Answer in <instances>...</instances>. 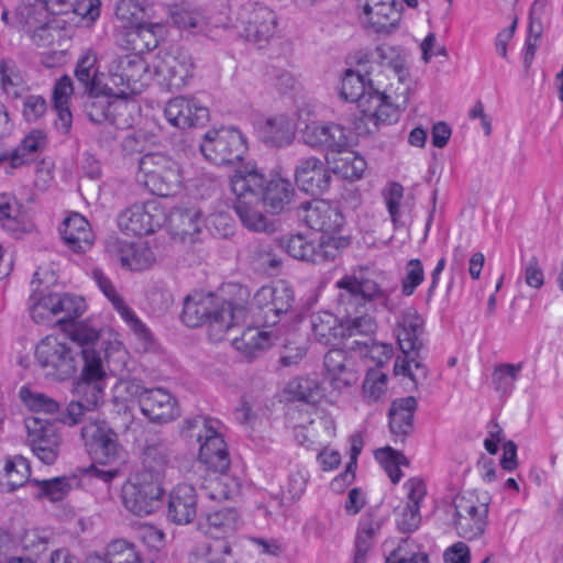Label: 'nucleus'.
Returning a JSON list of instances; mask_svg holds the SVG:
<instances>
[{"instance_id":"5701e85b","label":"nucleus","mask_w":563,"mask_h":563,"mask_svg":"<svg viewBox=\"0 0 563 563\" xmlns=\"http://www.w3.org/2000/svg\"><path fill=\"white\" fill-rule=\"evenodd\" d=\"M167 121L179 129L203 125L209 120L208 108L194 98L176 97L164 109Z\"/></svg>"},{"instance_id":"c03bdc74","label":"nucleus","mask_w":563,"mask_h":563,"mask_svg":"<svg viewBox=\"0 0 563 563\" xmlns=\"http://www.w3.org/2000/svg\"><path fill=\"white\" fill-rule=\"evenodd\" d=\"M342 313L340 332L342 340H350L354 336L368 335L375 332L376 323L365 310L360 309V312L356 313Z\"/></svg>"},{"instance_id":"473e14b6","label":"nucleus","mask_w":563,"mask_h":563,"mask_svg":"<svg viewBox=\"0 0 563 563\" xmlns=\"http://www.w3.org/2000/svg\"><path fill=\"white\" fill-rule=\"evenodd\" d=\"M65 244L74 252H86L93 242L89 222L79 213H73L63 222L60 230Z\"/></svg>"},{"instance_id":"2eb2a0df","label":"nucleus","mask_w":563,"mask_h":563,"mask_svg":"<svg viewBox=\"0 0 563 563\" xmlns=\"http://www.w3.org/2000/svg\"><path fill=\"white\" fill-rule=\"evenodd\" d=\"M300 140L311 148L344 153L351 146L347 128L335 122L310 121L300 129Z\"/></svg>"},{"instance_id":"4468645a","label":"nucleus","mask_w":563,"mask_h":563,"mask_svg":"<svg viewBox=\"0 0 563 563\" xmlns=\"http://www.w3.org/2000/svg\"><path fill=\"white\" fill-rule=\"evenodd\" d=\"M25 427L26 442L33 454L46 465L54 464L62 445V434L56 422L41 417H30L25 420Z\"/></svg>"},{"instance_id":"dca6fc26","label":"nucleus","mask_w":563,"mask_h":563,"mask_svg":"<svg viewBox=\"0 0 563 563\" xmlns=\"http://www.w3.org/2000/svg\"><path fill=\"white\" fill-rule=\"evenodd\" d=\"M455 529L460 537L474 540L487 525L488 503H481L474 495H459L454 499Z\"/></svg>"},{"instance_id":"052dcab7","label":"nucleus","mask_w":563,"mask_h":563,"mask_svg":"<svg viewBox=\"0 0 563 563\" xmlns=\"http://www.w3.org/2000/svg\"><path fill=\"white\" fill-rule=\"evenodd\" d=\"M280 247L294 258L311 262L314 244L302 234H291L280 240Z\"/></svg>"},{"instance_id":"7c9ffc66","label":"nucleus","mask_w":563,"mask_h":563,"mask_svg":"<svg viewBox=\"0 0 563 563\" xmlns=\"http://www.w3.org/2000/svg\"><path fill=\"white\" fill-rule=\"evenodd\" d=\"M418 401L413 396L397 398L388 410L389 430L401 442L413 431V418Z\"/></svg>"},{"instance_id":"49530a36","label":"nucleus","mask_w":563,"mask_h":563,"mask_svg":"<svg viewBox=\"0 0 563 563\" xmlns=\"http://www.w3.org/2000/svg\"><path fill=\"white\" fill-rule=\"evenodd\" d=\"M45 142L46 137L42 131H32L27 136L24 137L21 144L11 152V167H20L33 161L34 154L45 145Z\"/></svg>"},{"instance_id":"de8ad7c7","label":"nucleus","mask_w":563,"mask_h":563,"mask_svg":"<svg viewBox=\"0 0 563 563\" xmlns=\"http://www.w3.org/2000/svg\"><path fill=\"white\" fill-rule=\"evenodd\" d=\"M380 529L379 521L367 517L360 522L355 538V554L353 563H365L366 555L373 547L374 538Z\"/></svg>"},{"instance_id":"680f3d73","label":"nucleus","mask_w":563,"mask_h":563,"mask_svg":"<svg viewBox=\"0 0 563 563\" xmlns=\"http://www.w3.org/2000/svg\"><path fill=\"white\" fill-rule=\"evenodd\" d=\"M52 538V532L47 529L30 528L25 529L20 537L23 550L30 554L38 555L47 549Z\"/></svg>"},{"instance_id":"338daca9","label":"nucleus","mask_w":563,"mask_h":563,"mask_svg":"<svg viewBox=\"0 0 563 563\" xmlns=\"http://www.w3.org/2000/svg\"><path fill=\"white\" fill-rule=\"evenodd\" d=\"M59 302L63 306L64 316L58 319V322L64 324V330L67 332L71 324L77 323L75 319L84 313L85 301L81 297L63 294V300Z\"/></svg>"},{"instance_id":"7ed1b4c3","label":"nucleus","mask_w":563,"mask_h":563,"mask_svg":"<svg viewBox=\"0 0 563 563\" xmlns=\"http://www.w3.org/2000/svg\"><path fill=\"white\" fill-rule=\"evenodd\" d=\"M246 317L244 305L225 301L211 294L189 295L184 299L183 322L190 328L208 323L210 336L217 341L233 325L244 323Z\"/></svg>"},{"instance_id":"c756f323","label":"nucleus","mask_w":563,"mask_h":563,"mask_svg":"<svg viewBox=\"0 0 563 563\" xmlns=\"http://www.w3.org/2000/svg\"><path fill=\"white\" fill-rule=\"evenodd\" d=\"M423 319L413 309L406 310L398 322L397 341L402 353L416 354L423 349Z\"/></svg>"},{"instance_id":"603ef678","label":"nucleus","mask_w":563,"mask_h":563,"mask_svg":"<svg viewBox=\"0 0 563 563\" xmlns=\"http://www.w3.org/2000/svg\"><path fill=\"white\" fill-rule=\"evenodd\" d=\"M115 18L121 21L122 27L130 31L146 18V11L142 0H118L115 4Z\"/></svg>"},{"instance_id":"6ab92c4d","label":"nucleus","mask_w":563,"mask_h":563,"mask_svg":"<svg viewBox=\"0 0 563 563\" xmlns=\"http://www.w3.org/2000/svg\"><path fill=\"white\" fill-rule=\"evenodd\" d=\"M295 302L294 291L285 284L263 286L253 298V307L262 312L266 325H275L280 317L290 311Z\"/></svg>"},{"instance_id":"f257e3e1","label":"nucleus","mask_w":563,"mask_h":563,"mask_svg":"<svg viewBox=\"0 0 563 563\" xmlns=\"http://www.w3.org/2000/svg\"><path fill=\"white\" fill-rule=\"evenodd\" d=\"M71 344L54 336L41 340L35 349V360L46 376L58 380L73 377L79 365L88 363V353L102 354L106 350L99 341V333L86 323H74L67 329Z\"/></svg>"},{"instance_id":"13d9d810","label":"nucleus","mask_w":563,"mask_h":563,"mask_svg":"<svg viewBox=\"0 0 563 563\" xmlns=\"http://www.w3.org/2000/svg\"><path fill=\"white\" fill-rule=\"evenodd\" d=\"M106 563H143L135 547L125 540H114L107 545Z\"/></svg>"},{"instance_id":"bb28decb","label":"nucleus","mask_w":563,"mask_h":563,"mask_svg":"<svg viewBox=\"0 0 563 563\" xmlns=\"http://www.w3.org/2000/svg\"><path fill=\"white\" fill-rule=\"evenodd\" d=\"M240 526V514L232 507L210 511L199 521V529L216 541H227L225 539L233 536Z\"/></svg>"},{"instance_id":"69168bd1","label":"nucleus","mask_w":563,"mask_h":563,"mask_svg":"<svg viewBox=\"0 0 563 563\" xmlns=\"http://www.w3.org/2000/svg\"><path fill=\"white\" fill-rule=\"evenodd\" d=\"M21 82L16 63L12 58L0 59V85L4 93L16 96L14 88Z\"/></svg>"},{"instance_id":"c85d7f7f","label":"nucleus","mask_w":563,"mask_h":563,"mask_svg":"<svg viewBox=\"0 0 563 563\" xmlns=\"http://www.w3.org/2000/svg\"><path fill=\"white\" fill-rule=\"evenodd\" d=\"M169 455L170 450L165 439L155 434L146 438L142 454L143 467L139 473H147L162 482L169 464Z\"/></svg>"},{"instance_id":"09e8293b","label":"nucleus","mask_w":563,"mask_h":563,"mask_svg":"<svg viewBox=\"0 0 563 563\" xmlns=\"http://www.w3.org/2000/svg\"><path fill=\"white\" fill-rule=\"evenodd\" d=\"M402 354L404 358L400 356L397 357L394 365V372L396 375L401 374L408 376L413 382L415 389H417L419 382L428 378V368L422 363L420 352L418 353V356L409 353Z\"/></svg>"},{"instance_id":"4c0bfd02","label":"nucleus","mask_w":563,"mask_h":563,"mask_svg":"<svg viewBox=\"0 0 563 563\" xmlns=\"http://www.w3.org/2000/svg\"><path fill=\"white\" fill-rule=\"evenodd\" d=\"M97 55L93 52H86L77 62L75 67V77L82 87L84 93H97L104 91V85L98 76V69L96 68Z\"/></svg>"},{"instance_id":"e433bc0d","label":"nucleus","mask_w":563,"mask_h":563,"mask_svg":"<svg viewBox=\"0 0 563 563\" xmlns=\"http://www.w3.org/2000/svg\"><path fill=\"white\" fill-rule=\"evenodd\" d=\"M163 34V25L146 21L136 24L126 32L128 43L131 44L132 49L143 52L152 51L158 46L159 38Z\"/></svg>"},{"instance_id":"0e129e2a","label":"nucleus","mask_w":563,"mask_h":563,"mask_svg":"<svg viewBox=\"0 0 563 563\" xmlns=\"http://www.w3.org/2000/svg\"><path fill=\"white\" fill-rule=\"evenodd\" d=\"M75 478L62 476L51 479L35 481L41 489V495L47 497L52 501L62 500L70 490L71 482Z\"/></svg>"},{"instance_id":"3c124183","label":"nucleus","mask_w":563,"mask_h":563,"mask_svg":"<svg viewBox=\"0 0 563 563\" xmlns=\"http://www.w3.org/2000/svg\"><path fill=\"white\" fill-rule=\"evenodd\" d=\"M218 421L207 416H196L184 421L181 432L187 438H195L200 445L209 435H216L218 432Z\"/></svg>"},{"instance_id":"412c9836","label":"nucleus","mask_w":563,"mask_h":563,"mask_svg":"<svg viewBox=\"0 0 563 563\" xmlns=\"http://www.w3.org/2000/svg\"><path fill=\"white\" fill-rule=\"evenodd\" d=\"M367 54H362L357 57L356 69H346L341 82L340 96L350 102H357L360 110L367 103V96L376 88L373 86V80L369 78L372 67Z\"/></svg>"},{"instance_id":"8fccbe9b","label":"nucleus","mask_w":563,"mask_h":563,"mask_svg":"<svg viewBox=\"0 0 563 563\" xmlns=\"http://www.w3.org/2000/svg\"><path fill=\"white\" fill-rule=\"evenodd\" d=\"M16 14L22 24L33 27L49 24V12L37 0H22L16 9Z\"/></svg>"},{"instance_id":"864d4df0","label":"nucleus","mask_w":563,"mask_h":563,"mask_svg":"<svg viewBox=\"0 0 563 563\" xmlns=\"http://www.w3.org/2000/svg\"><path fill=\"white\" fill-rule=\"evenodd\" d=\"M375 459L388 474L390 481L397 484L401 478V465H408V459L399 451L390 446L380 448L375 451Z\"/></svg>"},{"instance_id":"6e6d98bb","label":"nucleus","mask_w":563,"mask_h":563,"mask_svg":"<svg viewBox=\"0 0 563 563\" xmlns=\"http://www.w3.org/2000/svg\"><path fill=\"white\" fill-rule=\"evenodd\" d=\"M20 396L23 402L36 413L54 415L57 413L60 418L63 411H60L59 404L42 393H33L27 388H21ZM59 421V419H57Z\"/></svg>"},{"instance_id":"b1692460","label":"nucleus","mask_w":563,"mask_h":563,"mask_svg":"<svg viewBox=\"0 0 563 563\" xmlns=\"http://www.w3.org/2000/svg\"><path fill=\"white\" fill-rule=\"evenodd\" d=\"M407 504L395 509L396 525L400 532L416 531L421 525L420 504L427 495V487L421 478L412 477L405 483Z\"/></svg>"},{"instance_id":"a19ab883","label":"nucleus","mask_w":563,"mask_h":563,"mask_svg":"<svg viewBox=\"0 0 563 563\" xmlns=\"http://www.w3.org/2000/svg\"><path fill=\"white\" fill-rule=\"evenodd\" d=\"M202 488L208 498L227 500L239 495L240 482L227 472L212 473L205 479Z\"/></svg>"},{"instance_id":"72a5a7b5","label":"nucleus","mask_w":563,"mask_h":563,"mask_svg":"<svg viewBox=\"0 0 563 563\" xmlns=\"http://www.w3.org/2000/svg\"><path fill=\"white\" fill-rule=\"evenodd\" d=\"M199 461L213 473L227 472L230 467V456L227 444L220 433L209 435L199 449Z\"/></svg>"},{"instance_id":"a878e982","label":"nucleus","mask_w":563,"mask_h":563,"mask_svg":"<svg viewBox=\"0 0 563 563\" xmlns=\"http://www.w3.org/2000/svg\"><path fill=\"white\" fill-rule=\"evenodd\" d=\"M305 221L312 230L322 232V235H331L340 233L344 217L338 208L318 200L306 207Z\"/></svg>"},{"instance_id":"c9c22d12","label":"nucleus","mask_w":563,"mask_h":563,"mask_svg":"<svg viewBox=\"0 0 563 563\" xmlns=\"http://www.w3.org/2000/svg\"><path fill=\"white\" fill-rule=\"evenodd\" d=\"M263 143L272 147H284L295 139V126L286 115L269 118L260 129Z\"/></svg>"},{"instance_id":"5fc2aeb1","label":"nucleus","mask_w":563,"mask_h":563,"mask_svg":"<svg viewBox=\"0 0 563 563\" xmlns=\"http://www.w3.org/2000/svg\"><path fill=\"white\" fill-rule=\"evenodd\" d=\"M321 235L318 245H314L311 262L316 264L334 261L343 247L347 245V241L341 236Z\"/></svg>"},{"instance_id":"58836bf2","label":"nucleus","mask_w":563,"mask_h":563,"mask_svg":"<svg viewBox=\"0 0 563 563\" xmlns=\"http://www.w3.org/2000/svg\"><path fill=\"white\" fill-rule=\"evenodd\" d=\"M235 195L234 210L242 223L250 230L255 232H265L268 229L266 217L255 208L260 201H253L247 192H233Z\"/></svg>"},{"instance_id":"bf43d9fd","label":"nucleus","mask_w":563,"mask_h":563,"mask_svg":"<svg viewBox=\"0 0 563 563\" xmlns=\"http://www.w3.org/2000/svg\"><path fill=\"white\" fill-rule=\"evenodd\" d=\"M522 368V364L503 363L495 367L492 379L495 389L503 394H509L518 378V374Z\"/></svg>"},{"instance_id":"ddd939ff","label":"nucleus","mask_w":563,"mask_h":563,"mask_svg":"<svg viewBox=\"0 0 563 563\" xmlns=\"http://www.w3.org/2000/svg\"><path fill=\"white\" fill-rule=\"evenodd\" d=\"M276 24L275 13L258 3L243 4L236 13L235 27L240 35L260 48L273 37Z\"/></svg>"},{"instance_id":"37998d69","label":"nucleus","mask_w":563,"mask_h":563,"mask_svg":"<svg viewBox=\"0 0 563 563\" xmlns=\"http://www.w3.org/2000/svg\"><path fill=\"white\" fill-rule=\"evenodd\" d=\"M311 328L314 338L322 344H334L341 339V321L328 311H320L311 316Z\"/></svg>"},{"instance_id":"393cba45","label":"nucleus","mask_w":563,"mask_h":563,"mask_svg":"<svg viewBox=\"0 0 563 563\" xmlns=\"http://www.w3.org/2000/svg\"><path fill=\"white\" fill-rule=\"evenodd\" d=\"M142 413L153 422L166 423L180 412L176 399L164 388H152L140 399Z\"/></svg>"},{"instance_id":"6e6552de","label":"nucleus","mask_w":563,"mask_h":563,"mask_svg":"<svg viewBox=\"0 0 563 563\" xmlns=\"http://www.w3.org/2000/svg\"><path fill=\"white\" fill-rule=\"evenodd\" d=\"M372 274L367 268L361 267L353 275H346L336 282V287L341 290L338 297L340 312L356 313L360 309H365L367 302L386 297Z\"/></svg>"},{"instance_id":"423d86ee","label":"nucleus","mask_w":563,"mask_h":563,"mask_svg":"<svg viewBox=\"0 0 563 563\" xmlns=\"http://www.w3.org/2000/svg\"><path fill=\"white\" fill-rule=\"evenodd\" d=\"M139 172L144 186L159 197L175 196L181 188L183 177L178 163L161 153H147L139 159Z\"/></svg>"},{"instance_id":"f3484780","label":"nucleus","mask_w":563,"mask_h":563,"mask_svg":"<svg viewBox=\"0 0 563 563\" xmlns=\"http://www.w3.org/2000/svg\"><path fill=\"white\" fill-rule=\"evenodd\" d=\"M166 222V214L156 201L135 203L121 212L119 227L131 235H147Z\"/></svg>"},{"instance_id":"ea45409f","label":"nucleus","mask_w":563,"mask_h":563,"mask_svg":"<svg viewBox=\"0 0 563 563\" xmlns=\"http://www.w3.org/2000/svg\"><path fill=\"white\" fill-rule=\"evenodd\" d=\"M247 360H253L271 346L269 335L256 327L246 328L240 338L232 342Z\"/></svg>"},{"instance_id":"f8f14e48","label":"nucleus","mask_w":563,"mask_h":563,"mask_svg":"<svg viewBox=\"0 0 563 563\" xmlns=\"http://www.w3.org/2000/svg\"><path fill=\"white\" fill-rule=\"evenodd\" d=\"M81 438L91 459L103 465H110L123 459L124 451L118 434L106 421L92 420L81 428Z\"/></svg>"},{"instance_id":"9d476101","label":"nucleus","mask_w":563,"mask_h":563,"mask_svg":"<svg viewBox=\"0 0 563 563\" xmlns=\"http://www.w3.org/2000/svg\"><path fill=\"white\" fill-rule=\"evenodd\" d=\"M163 494L162 482L147 473H136L121 489L123 506L139 517L148 516L158 509Z\"/></svg>"},{"instance_id":"f03ea898","label":"nucleus","mask_w":563,"mask_h":563,"mask_svg":"<svg viewBox=\"0 0 563 563\" xmlns=\"http://www.w3.org/2000/svg\"><path fill=\"white\" fill-rule=\"evenodd\" d=\"M232 192H247L253 201H260L267 212L279 214L292 208L296 190L287 178L276 176L266 179L254 162L239 166L230 177Z\"/></svg>"},{"instance_id":"2f4dec72","label":"nucleus","mask_w":563,"mask_h":563,"mask_svg":"<svg viewBox=\"0 0 563 563\" xmlns=\"http://www.w3.org/2000/svg\"><path fill=\"white\" fill-rule=\"evenodd\" d=\"M103 88V92L86 93L87 99L84 103V112L92 123H106L110 128L108 136L113 140L115 139V129L113 128L115 117L112 111L113 103L110 101L109 97L114 96V93L110 91V85L104 84Z\"/></svg>"},{"instance_id":"9b49d317","label":"nucleus","mask_w":563,"mask_h":563,"mask_svg":"<svg viewBox=\"0 0 563 563\" xmlns=\"http://www.w3.org/2000/svg\"><path fill=\"white\" fill-rule=\"evenodd\" d=\"M195 63L190 53L180 46H170L159 52L154 63V73L167 89H181L192 78Z\"/></svg>"},{"instance_id":"aec40b11","label":"nucleus","mask_w":563,"mask_h":563,"mask_svg":"<svg viewBox=\"0 0 563 563\" xmlns=\"http://www.w3.org/2000/svg\"><path fill=\"white\" fill-rule=\"evenodd\" d=\"M294 178L301 191L321 196L330 188L332 174L325 162L317 156H309L298 162Z\"/></svg>"},{"instance_id":"1a4fd4ad","label":"nucleus","mask_w":563,"mask_h":563,"mask_svg":"<svg viewBox=\"0 0 563 563\" xmlns=\"http://www.w3.org/2000/svg\"><path fill=\"white\" fill-rule=\"evenodd\" d=\"M200 151L206 159L216 165H232L244 158L247 143L240 130L221 128L205 134Z\"/></svg>"},{"instance_id":"a18cd8bd","label":"nucleus","mask_w":563,"mask_h":563,"mask_svg":"<svg viewBox=\"0 0 563 563\" xmlns=\"http://www.w3.org/2000/svg\"><path fill=\"white\" fill-rule=\"evenodd\" d=\"M285 393L291 400L317 402L321 398V386L316 378L299 376L287 384Z\"/></svg>"},{"instance_id":"a211bd4d","label":"nucleus","mask_w":563,"mask_h":563,"mask_svg":"<svg viewBox=\"0 0 563 563\" xmlns=\"http://www.w3.org/2000/svg\"><path fill=\"white\" fill-rule=\"evenodd\" d=\"M325 379L330 386L343 393L354 386L360 379L357 360L344 349H331L323 357Z\"/></svg>"},{"instance_id":"79ce46f5","label":"nucleus","mask_w":563,"mask_h":563,"mask_svg":"<svg viewBox=\"0 0 563 563\" xmlns=\"http://www.w3.org/2000/svg\"><path fill=\"white\" fill-rule=\"evenodd\" d=\"M0 223L3 229L13 233L26 231V214L14 197L0 195Z\"/></svg>"},{"instance_id":"4be33fe9","label":"nucleus","mask_w":563,"mask_h":563,"mask_svg":"<svg viewBox=\"0 0 563 563\" xmlns=\"http://www.w3.org/2000/svg\"><path fill=\"white\" fill-rule=\"evenodd\" d=\"M402 0H365L363 13L367 25L377 34H390L399 24Z\"/></svg>"},{"instance_id":"20e7f679","label":"nucleus","mask_w":563,"mask_h":563,"mask_svg":"<svg viewBox=\"0 0 563 563\" xmlns=\"http://www.w3.org/2000/svg\"><path fill=\"white\" fill-rule=\"evenodd\" d=\"M102 354L88 353V363L81 367V376L73 385V399L63 411L59 422L69 427L84 420L87 412L95 411L103 402L104 384L107 376L104 358Z\"/></svg>"},{"instance_id":"cd10ccee","label":"nucleus","mask_w":563,"mask_h":563,"mask_svg":"<svg viewBox=\"0 0 563 563\" xmlns=\"http://www.w3.org/2000/svg\"><path fill=\"white\" fill-rule=\"evenodd\" d=\"M197 515V495L191 485L179 484L169 494L167 518L177 525H187Z\"/></svg>"},{"instance_id":"e2e57ef3","label":"nucleus","mask_w":563,"mask_h":563,"mask_svg":"<svg viewBox=\"0 0 563 563\" xmlns=\"http://www.w3.org/2000/svg\"><path fill=\"white\" fill-rule=\"evenodd\" d=\"M8 485L11 490L21 487L27 482L31 475V466L27 459L18 455L5 464Z\"/></svg>"},{"instance_id":"774afa93","label":"nucleus","mask_w":563,"mask_h":563,"mask_svg":"<svg viewBox=\"0 0 563 563\" xmlns=\"http://www.w3.org/2000/svg\"><path fill=\"white\" fill-rule=\"evenodd\" d=\"M387 375L375 369H369L363 383L364 396L371 400H377L386 390Z\"/></svg>"},{"instance_id":"39448f33","label":"nucleus","mask_w":563,"mask_h":563,"mask_svg":"<svg viewBox=\"0 0 563 563\" xmlns=\"http://www.w3.org/2000/svg\"><path fill=\"white\" fill-rule=\"evenodd\" d=\"M110 91L118 98L137 95L148 85L150 66L139 54L108 56Z\"/></svg>"},{"instance_id":"4d7b16f0","label":"nucleus","mask_w":563,"mask_h":563,"mask_svg":"<svg viewBox=\"0 0 563 563\" xmlns=\"http://www.w3.org/2000/svg\"><path fill=\"white\" fill-rule=\"evenodd\" d=\"M231 555V545L228 541H213L199 548L190 563H227Z\"/></svg>"},{"instance_id":"0eeeda50","label":"nucleus","mask_w":563,"mask_h":563,"mask_svg":"<svg viewBox=\"0 0 563 563\" xmlns=\"http://www.w3.org/2000/svg\"><path fill=\"white\" fill-rule=\"evenodd\" d=\"M367 103L362 110V117L356 122L358 134L376 133L380 124H390L399 118V112L407 108L409 102V87L406 86L400 92L396 93L395 102L393 97L378 89L373 90L367 96Z\"/></svg>"},{"instance_id":"f704fd0d","label":"nucleus","mask_w":563,"mask_h":563,"mask_svg":"<svg viewBox=\"0 0 563 563\" xmlns=\"http://www.w3.org/2000/svg\"><path fill=\"white\" fill-rule=\"evenodd\" d=\"M170 230L175 235L183 240L189 238L194 240L195 235L200 232L203 224L201 211L197 208H174L169 216H166Z\"/></svg>"}]
</instances>
